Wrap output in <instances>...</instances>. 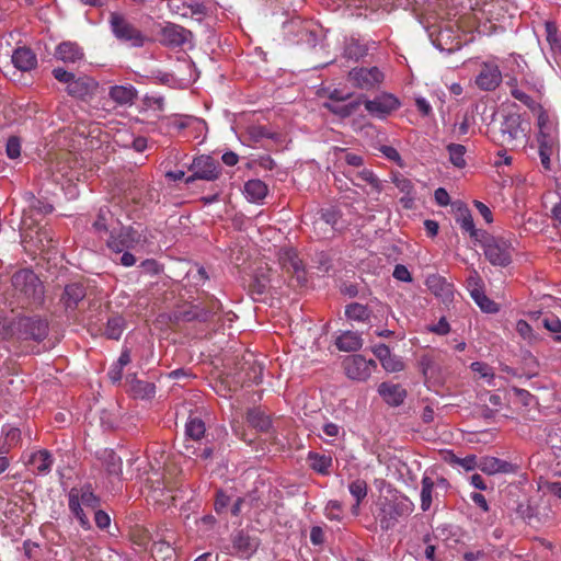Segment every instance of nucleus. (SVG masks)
<instances>
[{
  "label": "nucleus",
  "mask_w": 561,
  "mask_h": 561,
  "mask_svg": "<svg viewBox=\"0 0 561 561\" xmlns=\"http://www.w3.org/2000/svg\"><path fill=\"white\" fill-rule=\"evenodd\" d=\"M110 26L114 36L124 43H128L131 47H142L146 36L142 32L131 24L123 14L112 12L110 14Z\"/></svg>",
  "instance_id": "20e7f679"
},
{
  "label": "nucleus",
  "mask_w": 561,
  "mask_h": 561,
  "mask_svg": "<svg viewBox=\"0 0 561 561\" xmlns=\"http://www.w3.org/2000/svg\"><path fill=\"white\" fill-rule=\"evenodd\" d=\"M105 470L110 476L119 477L123 472L122 459L114 451H110L104 461Z\"/></svg>",
  "instance_id": "13d9d810"
},
{
  "label": "nucleus",
  "mask_w": 561,
  "mask_h": 561,
  "mask_svg": "<svg viewBox=\"0 0 561 561\" xmlns=\"http://www.w3.org/2000/svg\"><path fill=\"white\" fill-rule=\"evenodd\" d=\"M79 501L92 510L99 508L101 500L92 491L91 484H85L79 490Z\"/></svg>",
  "instance_id": "de8ad7c7"
},
{
  "label": "nucleus",
  "mask_w": 561,
  "mask_h": 561,
  "mask_svg": "<svg viewBox=\"0 0 561 561\" xmlns=\"http://www.w3.org/2000/svg\"><path fill=\"white\" fill-rule=\"evenodd\" d=\"M188 170L192 174L185 179L186 184L193 183L196 180L213 182L222 174V167L219 161L208 154L195 157L188 165Z\"/></svg>",
  "instance_id": "423d86ee"
},
{
  "label": "nucleus",
  "mask_w": 561,
  "mask_h": 561,
  "mask_svg": "<svg viewBox=\"0 0 561 561\" xmlns=\"http://www.w3.org/2000/svg\"><path fill=\"white\" fill-rule=\"evenodd\" d=\"M98 88V82L88 76L75 78L67 85V93L76 99L85 100L91 96Z\"/></svg>",
  "instance_id": "4be33fe9"
},
{
  "label": "nucleus",
  "mask_w": 561,
  "mask_h": 561,
  "mask_svg": "<svg viewBox=\"0 0 561 561\" xmlns=\"http://www.w3.org/2000/svg\"><path fill=\"white\" fill-rule=\"evenodd\" d=\"M450 162L457 168H463L466 165L465 153L466 147L460 144H449L447 146Z\"/></svg>",
  "instance_id": "3c124183"
},
{
  "label": "nucleus",
  "mask_w": 561,
  "mask_h": 561,
  "mask_svg": "<svg viewBox=\"0 0 561 561\" xmlns=\"http://www.w3.org/2000/svg\"><path fill=\"white\" fill-rule=\"evenodd\" d=\"M471 297L473 298L476 304L481 308V310H483L484 312L492 313V312L497 311L496 304L493 300H491L490 298H488L485 296V294L483 293V290H481L479 288L472 289Z\"/></svg>",
  "instance_id": "09e8293b"
},
{
  "label": "nucleus",
  "mask_w": 561,
  "mask_h": 561,
  "mask_svg": "<svg viewBox=\"0 0 561 561\" xmlns=\"http://www.w3.org/2000/svg\"><path fill=\"white\" fill-rule=\"evenodd\" d=\"M324 516L330 520L342 523L345 518L342 502L337 500H330L324 507Z\"/></svg>",
  "instance_id": "a18cd8bd"
},
{
  "label": "nucleus",
  "mask_w": 561,
  "mask_h": 561,
  "mask_svg": "<svg viewBox=\"0 0 561 561\" xmlns=\"http://www.w3.org/2000/svg\"><path fill=\"white\" fill-rule=\"evenodd\" d=\"M363 345L360 335L356 332L347 331L340 335L336 340V346L343 352H356Z\"/></svg>",
  "instance_id": "58836bf2"
},
{
  "label": "nucleus",
  "mask_w": 561,
  "mask_h": 561,
  "mask_svg": "<svg viewBox=\"0 0 561 561\" xmlns=\"http://www.w3.org/2000/svg\"><path fill=\"white\" fill-rule=\"evenodd\" d=\"M543 328L553 333V341L561 343V320L554 314L547 316L541 321Z\"/></svg>",
  "instance_id": "4d7b16f0"
},
{
  "label": "nucleus",
  "mask_w": 561,
  "mask_h": 561,
  "mask_svg": "<svg viewBox=\"0 0 561 561\" xmlns=\"http://www.w3.org/2000/svg\"><path fill=\"white\" fill-rule=\"evenodd\" d=\"M516 514L525 522H530L535 516V508L530 505L529 501L518 503Z\"/></svg>",
  "instance_id": "69168bd1"
},
{
  "label": "nucleus",
  "mask_w": 561,
  "mask_h": 561,
  "mask_svg": "<svg viewBox=\"0 0 561 561\" xmlns=\"http://www.w3.org/2000/svg\"><path fill=\"white\" fill-rule=\"evenodd\" d=\"M362 104L360 99L345 102H336V103H324V107L334 115L340 116L341 118L350 117L355 114L358 107Z\"/></svg>",
  "instance_id": "f704fd0d"
},
{
  "label": "nucleus",
  "mask_w": 561,
  "mask_h": 561,
  "mask_svg": "<svg viewBox=\"0 0 561 561\" xmlns=\"http://www.w3.org/2000/svg\"><path fill=\"white\" fill-rule=\"evenodd\" d=\"M129 383L130 391L135 398L149 399L156 393V386L153 382L139 380L135 374H129L126 377Z\"/></svg>",
  "instance_id": "c756f323"
},
{
  "label": "nucleus",
  "mask_w": 561,
  "mask_h": 561,
  "mask_svg": "<svg viewBox=\"0 0 561 561\" xmlns=\"http://www.w3.org/2000/svg\"><path fill=\"white\" fill-rule=\"evenodd\" d=\"M309 467L322 476L330 474V468L333 465V459L330 455L310 451L308 454Z\"/></svg>",
  "instance_id": "72a5a7b5"
},
{
  "label": "nucleus",
  "mask_w": 561,
  "mask_h": 561,
  "mask_svg": "<svg viewBox=\"0 0 561 561\" xmlns=\"http://www.w3.org/2000/svg\"><path fill=\"white\" fill-rule=\"evenodd\" d=\"M355 178L359 182L353 181V184L362 187V183L364 182L368 184L371 187V192L376 194H380L383 191V184L382 181L378 179V176L369 169H363L355 173Z\"/></svg>",
  "instance_id": "ea45409f"
},
{
  "label": "nucleus",
  "mask_w": 561,
  "mask_h": 561,
  "mask_svg": "<svg viewBox=\"0 0 561 561\" xmlns=\"http://www.w3.org/2000/svg\"><path fill=\"white\" fill-rule=\"evenodd\" d=\"M426 286L428 289L443 300H449L454 296V287L444 277L438 275H432L426 279Z\"/></svg>",
  "instance_id": "7c9ffc66"
},
{
  "label": "nucleus",
  "mask_w": 561,
  "mask_h": 561,
  "mask_svg": "<svg viewBox=\"0 0 561 561\" xmlns=\"http://www.w3.org/2000/svg\"><path fill=\"white\" fill-rule=\"evenodd\" d=\"M507 84L511 87V95L514 99L518 100L519 102H522L524 105H526L530 110L536 108V106H537L536 101L530 95H528L527 93H525L524 91L519 90L516 87L515 79L508 81Z\"/></svg>",
  "instance_id": "864d4df0"
},
{
  "label": "nucleus",
  "mask_w": 561,
  "mask_h": 561,
  "mask_svg": "<svg viewBox=\"0 0 561 561\" xmlns=\"http://www.w3.org/2000/svg\"><path fill=\"white\" fill-rule=\"evenodd\" d=\"M153 556L161 558L163 561L172 560L174 550L165 540L154 541L151 546Z\"/></svg>",
  "instance_id": "6e6d98bb"
},
{
  "label": "nucleus",
  "mask_w": 561,
  "mask_h": 561,
  "mask_svg": "<svg viewBox=\"0 0 561 561\" xmlns=\"http://www.w3.org/2000/svg\"><path fill=\"white\" fill-rule=\"evenodd\" d=\"M502 82V72L493 61L483 62L476 77V84L480 90L493 91Z\"/></svg>",
  "instance_id": "2eb2a0df"
},
{
  "label": "nucleus",
  "mask_w": 561,
  "mask_h": 561,
  "mask_svg": "<svg viewBox=\"0 0 561 561\" xmlns=\"http://www.w3.org/2000/svg\"><path fill=\"white\" fill-rule=\"evenodd\" d=\"M478 243L482 247L485 259L492 265L506 267L512 263L514 249L508 240L494 237L486 231L481 233Z\"/></svg>",
  "instance_id": "f03ea898"
},
{
  "label": "nucleus",
  "mask_w": 561,
  "mask_h": 561,
  "mask_svg": "<svg viewBox=\"0 0 561 561\" xmlns=\"http://www.w3.org/2000/svg\"><path fill=\"white\" fill-rule=\"evenodd\" d=\"M270 279L266 275H255L249 285V291L254 299L261 297L267 291Z\"/></svg>",
  "instance_id": "8fccbe9b"
},
{
  "label": "nucleus",
  "mask_w": 561,
  "mask_h": 561,
  "mask_svg": "<svg viewBox=\"0 0 561 561\" xmlns=\"http://www.w3.org/2000/svg\"><path fill=\"white\" fill-rule=\"evenodd\" d=\"M376 362L367 360L363 355H352L344 359L343 367L348 378L365 381L371 375V367L376 368Z\"/></svg>",
  "instance_id": "9d476101"
},
{
  "label": "nucleus",
  "mask_w": 561,
  "mask_h": 561,
  "mask_svg": "<svg viewBox=\"0 0 561 561\" xmlns=\"http://www.w3.org/2000/svg\"><path fill=\"white\" fill-rule=\"evenodd\" d=\"M182 454L188 458L193 456L199 457L203 460L211 459L214 456V447L205 446L203 449L196 448L191 444H184V450Z\"/></svg>",
  "instance_id": "5fc2aeb1"
},
{
  "label": "nucleus",
  "mask_w": 561,
  "mask_h": 561,
  "mask_svg": "<svg viewBox=\"0 0 561 561\" xmlns=\"http://www.w3.org/2000/svg\"><path fill=\"white\" fill-rule=\"evenodd\" d=\"M478 469L486 474L513 473L516 471V466L496 457H483L479 461Z\"/></svg>",
  "instance_id": "b1692460"
},
{
  "label": "nucleus",
  "mask_w": 561,
  "mask_h": 561,
  "mask_svg": "<svg viewBox=\"0 0 561 561\" xmlns=\"http://www.w3.org/2000/svg\"><path fill=\"white\" fill-rule=\"evenodd\" d=\"M108 95L116 104L127 105L137 99V90L133 85H114L110 88Z\"/></svg>",
  "instance_id": "2f4dec72"
},
{
  "label": "nucleus",
  "mask_w": 561,
  "mask_h": 561,
  "mask_svg": "<svg viewBox=\"0 0 561 561\" xmlns=\"http://www.w3.org/2000/svg\"><path fill=\"white\" fill-rule=\"evenodd\" d=\"M524 136L522 129V118L518 114H508L504 116L501 123L500 137L502 146H512L514 142Z\"/></svg>",
  "instance_id": "f3484780"
},
{
  "label": "nucleus",
  "mask_w": 561,
  "mask_h": 561,
  "mask_svg": "<svg viewBox=\"0 0 561 561\" xmlns=\"http://www.w3.org/2000/svg\"><path fill=\"white\" fill-rule=\"evenodd\" d=\"M14 289L25 296L28 304H42L44 286L37 275L27 268L15 272L12 276Z\"/></svg>",
  "instance_id": "7ed1b4c3"
},
{
  "label": "nucleus",
  "mask_w": 561,
  "mask_h": 561,
  "mask_svg": "<svg viewBox=\"0 0 561 561\" xmlns=\"http://www.w3.org/2000/svg\"><path fill=\"white\" fill-rule=\"evenodd\" d=\"M421 483H422L421 508L423 512H426L430 510V507L432 505V501H433L432 493H433V489H434V482L430 477L425 476V477H423Z\"/></svg>",
  "instance_id": "49530a36"
},
{
  "label": "nucleus",
  "mask_w": 561,
  "mask_h": 561,
  "mask_svg": "<svg viewBox=\"0 0 561 561\" xmlns=\"http://www.w3.org/2000/svg\"><path fill=\"white\" fill-rule=\"evenodd\" d=\"M55 56L66 64H75L84 57V53L77 43L68 41L57 46Z\"/></svg>",
  "instance_id": "a878e982"
},
{
  "label": "nucleus",
  "mask_w": 561,
  "mask_h": 561,
  "mask_svg": "<svg viewBox=\"0 0 561 561\" xmlns=\"http://www.w3.org/2000/svg\"><path fill=\"white\" fill-rule=\"evenodd\" d=\"M68 506L71 514L78 519L80 526L89 530L91 529V523L83 508L81 507V502L79 501V489L71 488L68 493Z\"/></svg>",
  "instance_id": "c85d7f7f"
},
{
  "label": "nucleus",
  "mask_w": 561,
  "mask_h": 561,
  "mask_svg": "<svg viewBox=\"0 0 561 561\" xmlns=\"http://www.w3.org/2000/svg\"><path fill=\"white\" fill-rule=\"evenodd\" d=\"M87 288L82 283H71L65 286L64 293L60 297V302L66 311H73L78 308L79 304L85 298Z\"/></svg>",
  "instance_id": "412c9836"
},
{
  "label": "nucleus",
  "mask_w": 561,
  "mask_h": 561,
  "mask_svg": "<svg viewBox=\"0 0 561 561\" xmlns=\"http://www.w3.org/2000/svg\"><path fill=\"white\" fill-rule=\"evenodd\" d=\"M378 393L388 405L393 408L402 405L408 397L407 389L401 385L387 381L378 386Z\"/></svg>",
  "instance_id": "6ab92c4d"
},
{
  "label": "nucleus",
  "mask_w": 561,
  "mask_h": 561,
  "mask_svg": "<svg viewBox=\"0 0 561 561\" xmlns=\"http://www.w3.org/2000/svg\"><path fill=\"white\" fill-rule=\"evenodd\" d=\"M231 545L233 551L230 554L249 558L257 550L260 541L247 530L239 529L231 535Z\"/></svg>",
  "instance_id": "dca6fc26"
},
{
  "label": "nucleus",
  "mask_w": 561,
  "mask_h": 561,
  "mask_svg": "<svg viewBox=\"0 0 561 561\" xmlns=\"http://www.w3.org/2000/svg\"><path fill=\"white\" fill-rule=\"evenodd\" d=\"M114 224H119L118 218L112 211L108 206H102L99 208L96 217L92 222V228L95 233H108L114 227Z\"/></svg>",
  "instance_id": "5701e85b"
},
{
  "label": "nucleus",
  "mask_w": 561,
  "mask_h": 561,
  "mask_svg": "<svg viewBox=\"0 0 561 561\" xmlns=\"http://www.w3.org/2000/svg\"><path fill=\"white\" fill-rule=\"evenodd\" d=\"M348 491L355 500L362 502L367 496V482L363 479H356L350 483Z\"/></svg>",
  "instance_id": "bf43d9fd"
},
{
  "label": "nucleus",
  "mask_w": 561,
  "mask_h": 561,
  "mask_svg": "<svg viewBox=\"0 0 561 561\" xmlns=\"http://www.w3.org/2000/svg\"><path fill=\"white\" fill-rule=\"evenodd\" d=\"M54 458L50 451L42 449L30 456L27 465L32 467L33 472L37 474H47L50 472Z\"/></svg>",
  "instance_id": "cd10ccee"
},
{
  "label": "nucleus",
  "mask_w": 561,
  "mask_h": 561,
  "mask_svg": "<svg viewBox=\"0 0 561 561\" xmlns=\"http://www.w3.org/2000/svg\"><path fill=\"white\" fill-rule=\"evenodd\" d=\"M516 331L530 345L537 344L541 341V337L534 332L533 328L525 320L517 321Z\"/></svg>",
  "instance_id": "603ef678"
},
{
  "label": "nucleus",
  "mask_w": 561,
  "mask_h": 561,
  "mask_svg": "<svg viewBox=\"0 0 561 561\" xmlns=\"http://www.w3.org/2000/svg\"><path fill=\"white\" fill-rule=\"evenodd\" d=\"M205 422L198 416H190L185 424V444H188V440L199 442L203 437H205Z\"/></svg>",
  "instance_id": "e433bc0d"
},
{
  "label": "nucleus",
  "mask_w": 561,
  "mask_h": 561,
  "mask_svg": "<svg viewBox=\"0 0 561 561\" xmlns=\"http://www.w3.org/2000/svg\"><path fill=\"white\" fill-rule=\"evenodd\" d=\"M12 62L21 71H31L37 66V57L30 47L22 46L13 51Z\"/></svg>",
  "instance_id": "393cba45"
},
{
  "label": "nucleus",
  "mask_w": 561,
  "mask_h": 561,
  "mask_svg": "<svg viewBox=\"0 0 561 561\" xmlns=\"http://www.w3.org/2000/svg\"><path fill=\"white\" fill-rule=\"evenodd\" d=\"M443 356L440 352L430 351L417 359V366L424 377V382H440L443 370Z\"/></svg>",
  "instance_id": "6e6552de"
},
{
  "label": "nucleus",
  "mask_w": 561,
  "mask_h": 561,
  "mask_svg": "<svg viewBox=\"0 0 561 561\" xmlns=\"http://www.w3.org/2000/svg\"><path fill=\"white\" fill-rule=\"evenodd\" d=\"M546 39L554 56H561V36L559 35L558 25L554 21L545 22Z\"/></svg>",
  "instance_id": "79ce46f5"
},
{
  "label": "nucleus",
  "mask_w": 561,
  "mask_h": 561,
  "mask_svg": "<svg viewBox=\"0 0 561 561\" xmlns=\"http://www.w3.org/2000/svg\"><path fill=\"white\" fill-rule=\"evenodd\" d=\"M247 422L262 433H267L272 427L271 416L260 408H252L247 412Z\"/></svg>",
  "instance_id": "473e14b6"
},
{
  "label": "nucleus",
  "mask_w": 561,
  "mask_h": 561,
  "mask_svg": "<svg viewBox=\"0 0 561 561\" xmlns=\"http://www.w3.org/2000/svg\"><path fill=\"white\" fill-rule=\"evenodd\" d=\"M353 84L363 90L374 89L383 81V73L378 67L371 68H354L348 73Z\"/></svg>",
  "instance_id": "f8f14e48"
},
{
  "label": "nucleus",
  "mask_w": 561,
  "mask_h": 561,
  "mask_svg": "<svg viewBox=\"0 0 561 561\" xmlns=\"http://www.w3.org/2000/svg\"><path fill=\"white\" fill-rule=\"evenodd\" d=\"M391 180L397 188L403 194L400 198V203L403 208L413 209L415 207L416 191L412 180L401 173H393Z\"/></svg>",
  "instance_id": "a211bd4d"
},
{
  "label": "nucleus",
  "mask_w": 561,
  "mask_h": 561,
  "mask_svg": "<svg viewBox=\"0 0 561 561\" xmlns=\"http://www.w3.org/2000/svg\"><path fill=\"white\" fill-rule=\"evenodd\" d=\"M341 218L342 213L340 209L335 207L322 208L317 213L313 221L314 231L319 237L328 238V227H330L331 232L339 230Z\"/></svg>",
  "instance_id": "ddd939ff"
},
{
  "label": "nucleus",
  "mask_w": 561,
  "mask_h": 561,
  "mask_svg": "<svg viewBox=\"0 0 561 561\" xmlns=\"http://www.w3.org/2000/svg\"><path fill=\"white\" fill-rule=\"evenodd\" d=\"M13 336L16 337L15 320H8L5 317L0 314V337L8 341Z\"/></svg>",
  "instance_id": "680f3d73"
},
{
  "label": "nucleus",
  "mask_w": 561,
  "mask_h": 561,
  "mask_svg": "<svg viewBox=\"0 0 561 561\" xmlns=\"http://www.w3.org/2000/svg\"><path fill=\"white\" fill-rule=\"evenodd\" d=\"M141 272L149 275H157L161 272V266L154 259H147L139 265Z\"/></svg>",
  "instance_id": "774afa93"
},
{
  "label": "nucleus",
  "mask_w": 561,
  "mask_h": 561,
  "mask_svg": "<svg viewBox=\"0 0 561 561\" xmlns=\"http://www.w3.org/2000/svg\"><path fill=\"white\" fill-rule=\"evenodd\" d=\"M16 339L20 341H44L49 331V325L46 319L39 316L33 317H19L15 320Z\"/></svg>",
  "instance_id": "39448f33"
},
{
  "label": "nucleus",
  "mask_w": 561,
  "mask_h": 561,
  "mask_svg": "<svg viewBox=\"0 0 561 561\" xmlns=\"http://www.w3.org/2000/svg\"><path fill=\"white\" fill-rule=\"evenodd\" d=\"M124 329V318L122 316H113L107 319L103 334L110 340H118Z\"/></svg>",
  "instance_id": "c03bdc74"
},
{
  "label": "nucleus",
  "mask_w": 561,
  "mask_h": 561,
  "mask_svg": "<svg viewBox=\"0 0 561 561\" xmlns=\"http://www.w3.org/2000/svg\"><path fill=\"white\" fill-rule=\"evenodd\" d=\"M245 134L252 142H260L264 138L272 139L276 142H280L283 140V135L280 133L272 131L266 126L262 125H250L247 128Z\"/></svg>",
  "instance_id": "c9c22d12"
},
{
  "label": "nucleus",
  "mask_w": 561,
  "mask_h": 561,
  "mask_svg": "<svg viewBox=\"0 0 561 561\" xmlns=\"http://www.w3.org/2000/svg\"><path fill=\"white\" fill-rule=\"evenodd\" d=\"M368 54V46L358 38L351 37L345 42L344 57L352 60H359Z\"/></svg>",
  "instance_id": "a19ab883"
},
{
  "label": "nucleus",
  "mask_w": 561,
  "mask_h": 561,
  "mask_svg": "<svg viewBox=\"0 0 561 561\" xmlns=\"http://www.w3.org/2000/svg\"><path fill=\"white\" fill-rule=\"evenodd\" d=\"M278 262L286 273L296 278L298 285H306L307 277L305 265L295 249L282 248L278 252Z\"/></svg>",
  "instance_id": "1a4fd4ad"
},
{
  "label": "nucleus",
  "mask_w": 561,
  "mask_h": 561,
  "mask_svg": "<svg viewBox=\"0 0 561 561\" xmlns=\"http://www.w3.org/2000/svg\"><path fill=\"white\" fill-rule=\"evenodd\" d=\"M449 462L458 465L467 471L473 470L479 466V462L477 461V456L474 455H468L465 458H459L454 454H449Z\"/></svg>",
  "instance_id": "052dcab7"
},
{
  "label": "nucleus",
  "mask_w": 561,
  "mask_h": 561,
  "mask_svg": "<svg viewBox=\"0 0 561 561\" xmlns=\"http://www.w3.org/2000/svg\"><path fill=\"white\" fill-rule=\"evenodd\" d=\"M7 154L10 159H16L21 154V141L16 136L9 137L5 146Z\"/></svg>",
  "instance_id": "e2e57ef3"
},
{
  "label": "nucleus",
  "mask_w": 561,
  "mask_h": 561,
  "mask_svg": "<svg viewBox=\"0 0 561 561\" xmlns=\"http://www.w3.org/2000/svg\"><path fill=\"white\" fill-rule=\"evenodd\" d=\"M414 511L413 502L407 496L385 497L377 503L376 519L382 531L396 527L400 518L410 516Z\"/></svg>",
  "instance_id": "f257e3e1"
},
{
  "label": "nucleus",
  "mask_w": 561,
  "mask_h": 561,
  "mask_svg": "<svg viewBox=\"0 0 561 561\" xmlns=\"http://www.w3.org/2000/svg\"><path fill=\"white\" fill-rule=\"evenodd\" d=\"M364 105L370 115L378 118H386L392 112L397 111L401 103L394 95L382 93L377 95L374 100H365Z\"/></svg>",
  "instance_id": "9b49d317"
},
{
  "label": "nucleus",
  "mask_w": 561,
  "mask_h": 561,
  "mask_svg": "<svg viewBox=\"0 0 561 561\" xmlns=\"http://www.w3.org/2000/svg\"><path fill=\"white\" fill-rule=\"evenodd\" d=\"M385 370L389 373H398L403 370L404 364L403 362L396 355H390L387 359L381 364Z\"/></svg>",
  "instance_id": "0e129e2a"
},
{
  "label": "nucleus",
  "mask_w": 561,
  "mask_h": 561,
  "mask_svg": "<svg viewBox=\"0 0 561 561\" xmlns=\"http://www.w3.org/2000/svg\"><path fill=\"white\" fill-rule=\"evenodd\" d=\"M456 222L465 232L469 233L470 238L476 242H478L481 238V233L486 232L485 230L476 228L472 214L467 206L458 208L456 214Z\"/></svg>",
  "instance_id": "bb28decb"
},
{
  "label": "nucleus",
  "mask_w": 561,
  "mask_h": 561,
  "mask_svg": "<svg viewBox=\"0 0 561 561\" xmlns=\"http://www.w3.org/2000/svg\"><path fill=\"white\" fill-rule=\"evenodd\" d=\"M209 312L204 311V307L199 305H193L191 302H185L181 306H178L170 314V321L174 324H179L181 322H207L209 321Z\"/></svg>",
  "instance_id": "4468645a"
},
{
  "label": "nucleus",
  "mask_w": 561,
  "mask_h": 561,
  "mask_svg": "<svg viewBox=\"0 0 561 561\" xmlns=\"http://www.w3.org/2000/svg\"><path fill=\"white\" fill-rule=\"evenodd\" d=\"M370 309L362 304L352 302L345 307V316L350 320L367 322L370 319Z\"/></svg>",
  "instance_id": "37998d69"
},
{
  "label": "nucleus",
  "mask_w": 561,
  "mask_h": 561,
  "mask_svg": "<svg viewBox=\"0 0 561 561\" xmlns=\"http://www.w3.org/2000/svg\"><path fill=\"white\" fill-rule=\"evenodd\" d=\"M470 368L478 373L482 378H489V381H491L494 378V373L492 370V367H490L488 364L482 362H473L470 365Z\"/></svg>",
  "instance_id": "338daca9"
},
{
  "label": "nucleus",
  "mask_w": 561,
  "mask_h": 561,
  "mask_svg": "<svg viewBox=\"0 0 561 561\" xmlns=\"http://www.w3.org/2000/svg\"><path fill=\"white\" fill-rule=\"evenodd\" d=\"M192 36L191 31L178 24L168 23L161 30V42L171 47H180L184 45L188 37Z\"/></svg>",
  "instance_id": "aec40b11"
},
{
  "label": "nucleus",
  "mask_w": 561,
  "mask_h": 561,
  "mask_svg": "<svg viewBox=\"0 0 561 561\" xmlns=\"http://www.w3.org/2000/svg\"><path fill=\"white\" fill-rule=\"evenodd\" d=\"M267 192V185L259 179L249 180L244 184V193L251 202L256 203L264 199Z\"/></svg>",
  "instance_id": "4c0bfd02"
},
{
  "label": "nucleus",
  "mask_w": 561,
  "mask_h": 561,
  "mask_svg": "<svg viewBox=\"0 0 561 561\" xmlns=\"http://www.w3.org/2000/svg\"><path fill=\"white\" fill-rule=\"evenodd\" d=\"M141 240V234L133 226H122L118 231L112 229L106 245L108 250L118 255L125 250L134 249Z\"/></svg>",
  "instance_id": "0eeeda50"
}]
</instances>
